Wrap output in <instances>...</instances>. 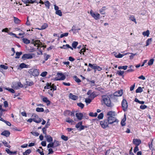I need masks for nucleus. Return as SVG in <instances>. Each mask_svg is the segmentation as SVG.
I'll use <instances>...</instances> for the list:
<instances>
[{
	"mask_svg": "<svg viewBox=\"0 0 155 155\" xmlns=\"http://www.w3.org/2000/svg\"><path fill=\"white\" fill-rule=\"evenodd\" d=\"M31 133L32 135L35 136H38L39 135V134L36 132H31Z\"/></svg>",
	"mask_w": 155,
	"mask_h": 155,
	"instance_id": "nucleus-57",
	"label": "nucleus"
},
{
	"mask_svg": "<svg viewBox=\"0 0 155 155\" xmlns=\"http://www.w3.org/2000/svg\"><path fill=\"white\" fill-rule=\"evenodd\" d=\"M77 105L82 109L83 108L84 106V105L81 103H78Z\"/></svg>",
	"mask_w": 155,
	"mask_h": 155,
	"instance_id": "nucleus-55",
	"label": "nucleus"
},
{
	"mask_svg": "<svg viewBox=\"0 0 155 155\" xmlns=\"http://www.w3.org/2000/svg\"><path fill=\"white\" fill-rule=\"evenodd\" d=\"M107 120L109 124H112L114 123H118L119 122V120L117 119V118L114 116L108 117Z\"/></svg>",
	"mask_w": 155,
	"mask_h": 155,
	"instance_id": "nucleus-3",
	"label": "nucleus"
},
{
	"mask_svg": "<svg viewBox=\"0 0 155 155\" xmlns=\"http://www.w3.org/2000/svg\"><path fill=\"white\" fill-rule=\"evenodd\" d=\"M43 150L42 149L41 150L39 149H38L37 150V151L38 152L41 154V155H44V153L43 152Z\"/></svg>",
	"mask_w": 155,
	"mask_h": 155,
	"instance_id": "nucleus-51",
	"label": "nucleus"
},
{
	"mask_svg": "<svg viewBox=\"0 0 155 155\" xmlns=\"http://www.w3.org/2000/svg\"><path fill=\"white\" fill-rule=\"evenodd\" d=\"M48 26V25L46 23H44L41 26V28H37V29L39 30H42L45 29Z\"/></svg>",
	"mask_w": 155,
	"mask_h": 155,
	"instance_id": "nucleus-23",
	"label": "nucleus"
},
{
	"mask_svg": "<svg viewBox=\"0 0 155 155\" xmlns=\"http://www.w3.org/2000/svg\"><path fill=\"white\" fill-rule=\"evenodd\" d=\"M124 73V71H121L120 70L118 71L117 72V74H118L119 75H122Z\"/></svg>",
	"mask_w": 155,
	"mask_h": 155,
	"instance_id": "nucleus-45",
	"label": "nucleus"
},
{
	"mask_svg": "<svg viewBox=\"0 0 155 155\" xmlns=\"http://www.w3.org/2000/svg\"><path fill=\"white\" fill-rule=\"evenodd\" d=\"M31 72L32 75L34 76H38L39 74V71L37 69H35L32 71H31Z\"/></svg>",
	"mask_w": 155,
	"mask_h": 155,
	"instance_id": "nucleus-12",
	"label": "nucleus"
},
{
	"mask_svg": "<svg viewBox=\"0 0 155 155\" xmlns=\"http://www.w3.org/2000/svg\"><path fill=\"white\" fill-rule=\"evenodd\" d=\"M22 54L21 52H17L16 53V56L15 57V58H20V56Z\"/></svg>",
	"mask_w": 155,
	"mask_h": 155,
	"instance_id": "nucleus-39",
	"label": "nucleus"
},
{
	"mask_svg": "<svg viewBox=\"0 0 155 155\" xmlns=\"http://www.w3.org/2000/svg\"><path fill=\"white\" fill-rule=\"evenodd\" d=\"M45 137L46 138L47 141L48 142H50L53 141V138L50 135H45Z\"/></svg>",
	"mask_w": 155,
	"mask_h": 155,
	"instance_id": "nucleus-19",
	"label": "nucleus"
},
{
	"mask_svg": "<svg viewBox=\"0 0 155 155\" xmlns=\"http://www.w3.org/2000/svg\"><path fill=\"white\" fill-rule=\"evenodd\" d=\"M5 89L7 90H8L11 93H14L15 92V91L12 88H6Z\"/></svg>",
	"mask_w": 155,
	"mask_h": 155,
	"instance_id": "nucleus-54",
	"label": "nucleus"
},
{
	"mask_svg": "<svg viewBox=\"0 0 155 155\" xmlns=\"http://www.w3.org/2000/svg\"><path fill=\"white\" fill-rule=\"evenodd\" d=\"M43 101L47 103V105H49L50 104V101L48 100V98L46 97H44L42 99Z\"/></svg>",
	"mask_w": 155,
	"mask_h": 155,
	"instance_id": "nucleus-27",
	"label": "nucleus"
},
{
	"mask_svg": "<svg viewBox=\"0 0 155 155\" xmlns=\"http://www.w3.org/2000/svg\"><path fill=\"white\" fill-rule=\"evenodd\" d=\"M32 117L33 118V121L36 123H40L41 121V119L35 114H33Z\"/></svg>",
	"mask_w": 155,
	"mask_h": 155,
	"instance_id": "nucleus-9",
	"label": "nucleus"
},
{
	"mask_svg": "<svg viewBox=\"0 0 155 155\" xmlns=\"http://www.w3.org/2000/svg\"><path fill=\"white\" fill-rule=\"evenodd\" d=\"M92 100L89 97L86 98L85 99V102L87 104H90Z\"/></svg>",
	"mask_w": 155,
	"mask_h": 155,
	"instance_id": "nucleus-37",
	"label": "nucleus"
},
{
	"mask_svg": "<svg viewBox=\"0 0 155 155\" xmlns=\"http://www.w3.org/2000/svg\"><path fill=\"white\" fill-rule=\"evenodd\" d=\"M133 142L136 146H138V145L141 143V141L140 139H134L133 140Z\"/></svg>",
	"mask_w": 155,
	"mask_h": 155,
	"instance_id": "nucleus-13",
	"label": "nucleus"
},
{
	"mask_svg": "<svg viewBox=\"0 0 155 155\" xmlns=\"http://www.w3.org/2000/svg\"><path fill=\"white\" fill-rule=\"evenodd\" d=\"M2 143L4 144L5 146L8 147V148H10L11 147L8 143L5 141H2Z\"/></svg>",
	"mask_w": 155,
	"mask_h": 155,
	"instance_id": "nucleus-29",
	"label": "nucleus"
},
{
	"mask_svg": "<svg viewBox=\"0 0 155 155\" xmlns=\"http://www.w3.org/2000/svg\"><path fill=\"white\" fill-rule=\"evenodd\" d=\"M36 111L38 112H42L44 111V109L42 107H37L36 108Z\"/></svg>",
	"mask_w": 155,
	"mask_h": 155,
	"instance_id": "nucleus-35",
	"label": "nucleus"
},
{
	"mask_svg": "<svg viewBox=\"0 0 155 155\" xmlns=\"http://www.w3.org/2000/svg\"><path fill=\"white\" fill-rule=\"evenodd\" d=\"M123 94L122 91H118L114 92V95L115 96H121Z\"/></svg>",
	"mask_w": 155,
	"mask_h": 155,
	"instance_id": "nucleus-17",
	"label": "nucleus"
},
{
	"mask_svg": "<svg viewBox=\"0 0 155 155\" xmlns=\"http://www.w3.org/2000/svg\"><path fill=\"white\" fill-rule=\"evenodd\" d=\"M126 120V116L124 114V118L122 119L121 121V124L122 126H124L126 125L125 121Z\"/></svg>",
	"mask_w": 155,
	"mask_h": 155,
	"instance_id": "nucleus-21",
	"label": "nucleus"
},
{
	"mask_svg": "<svg viewBox=\"0 0 155 155\" xmlns=\"http://www.w3.org/2000/svg\"><path fill=\"white\" fill-rule=\"evenodd\" d=\"M26 83L27 85L29 86H32L34 84V83L32 81H26Z\"/></svg>",
	"mask_w": 155,
	"mask_h": 155,
	"instance_id": "nucleus-32",
	"label": "nucleus"
},
{
	"mask_svg": "<svg viewBox=\"0 0 155 155\" xmlns=\"http://www.w3.org/2000/svg\"><path fill=\"white\" fill-rule=\"evenodd\" d=\"M10 134V132L8 130H5L1 134L6 137H8Z\"/></svg>",
	"mask_w": 155,
	"mask_h": 155,
	"instance_id": "nucleus-20",
	"label": "nucleus"
},
{
	"mask_svg": "<svg viewBox=\"0 0 155 155\" xmlns=\"http://www.w3.org/2000/svg\"><path fill=\"white\" fill-rule=\"evenodd\" d=\"M151 42V38L148 39L147 41L146 46L148 45Z\"/></svg>",
	"mask_w": 155,
	"mask_h": 155,
	"instance_id": "nucleus-56",
	"label": "nucleus"
},
{
	"mask_svg": "<svg viewBox=\"0 0 155 155\" xmlns=\"http://www.w3.org/2000/svg\"><path fill=\"white\" fill-rule=\"evenodd\" d=\"M69 97L74 100H76L78 99V97L76 95H73L72 93H70L69 95Z\"/></svg>",
	"mask_w": 155,
	"mask_h": 155,
	"instance_id": "nucleus-16",
	"label": "nucleus"
},
{
	"mask_svg": "<svg viewBox=\"0 0 155 155\" xmlns=\"http://www.w3.org/2000/svg\"><path fill=\"white\" fill-rule=\"evenodd\" d=\"M66 121L69 123L72 124L74 122V121L72 119H71L70 118L68 117L66 119Z\"/></svg>",
	"mask_w": 155,
	"mask_h": 155,
	"instance_id": "nucleus-34",
	"label": "nucleus"
},
{
	"mask_svg": "<svg viewBox=\"0 0 155 155\" xmlns=\"http://www.w3.org/2000/svg\"><path fill=\"white\" fill-rule=\"evenodd\" d=\"M50 88V91L56 90L57 87L54 84H51V83H47L44 89H45Z\"/></svg>",
	"mask_w": 155,
	"mask_h": 155,
	"instance_id": "nucleus-4",
	"label": "nucleus"
},
{
	"mask_svg": "<svg viewBox=\"0 0 155 155\" xmlns=\"http://www.w3.org/2000/svg\"><path fill=\"white\" fill-rule=\"evenodd\" d=\"M128 53V54H131V55L129 56L130 59H131V60L133 59V58H134V57L135 56L137 55V53H135V54H134L132 53Z\"/></svg>",
	"mask_w": 155,
	"mask_h": 155,
	"instance_id": "nucleus-30",
	"label": "nucleus"
},
{
	"mask_svg": "<svg viewBox=\"0 0 155 155\" xmlns=\"http://www.w3.org/2000/svg\"><path fill=\"white\" fill-rule=\"evenodd\" d=\"M97 113H96V112H95L94 113L92 112H90L89 114V115L90 116H91V117H96L97 116Z\"/></svg>",
	"mask_w": 155,
	"mask_h": 155,
	"instance_id": "nucleus-46",
	"label": "nucleus"
},
{
	"mask_svg": "<svg viewBox=\"0 0 155 155\" xmlns=\"http://www.w3.org/2000/svg\"><path fill=\"white\" fill-rule=\"evenodd\" d=\"M97 96V95L96 94V92H93L92 94H91L90 96H89V97L93 100Z\"/></svg>",
	"mask_w": 155,
	"mask_h": 155,
	"instance_id": "nucleus-22",
	"label": "nucleus"
},
{
	"mask_svg": "<svg viewBox=\"0 0 155 155\" xmlns=\"http://www.w3.org/2000/svg\"><path fill=\"white\" fill-rule=\"evenodd\" d=\"M31 43L33 44L35 46L37 47H43L44 48H45V46H43L42 43H41L39 40H34L32 39L31 41ZM39 52H37V54L38 55H42L43 54L42 51L41 50V48H38Z\"/></svg>",
	"mask_w": 155,
	"mask_h": 155,
	"instance_id": "nucleus-1",
	"label": "nucleus"
},
{
	"mask_svg": "<svg viewBox=\"0 0 155 155\" xmlns=\"http://www.w3.org/2000/svg\"><path fill=\"white\" fill-rule=\"evenodd\" d=\"M104 116L103 114L102 113H100L98 116V118L99 119H102Z\"/></svg>",
	"mask_w": 155,
	"mask_h": 155,
	"instance_id": "nucleus-58",
	"label": "nucleus"
},
{
	"mask_svg": "<svg viewBox=\"0 0 155 155\" xmlns=\"http://www.w3.org/2000/svg\"><path fill=\"white\" fill-rule=\"evenodd\" d=\"M150 34V32L149 30H147V31H143L142 33L143 35L145 36H147L148 37Z\"/></svg>",
	"mask_w": 155,
	"mask_h": 155,
	"instance_id": "nucleus-28",
	"label": "nucleus"
},
{
	"mask_svg": "<svg viewBox=\"0 0 155 155\" xmlns=\"http://www.w3.org/2000/svg\"><path fill=\"white\" fill-rule=\"evenodd\" d=\"M90 14L91 16L94 18L95 19L99 18L100 15L97 12H93L91 10L90 11Z\"/></svg>",
	"mask_w": 155,
	"mask_h": 155,
	"instance_id": "nucleus-11",
	"label": "nucleus"
},
{
	"mask_svg": "<svg viewBox=\"0 0 155 155\" xmlns=\"http://www.w3.org/2000/svg\"><path fill=\"white\" fill-rule=\"evenodd\" d=\"M56 14L60 16L62 15V13L61 10H58L56 11Z\"/></svg>",
	"mask_w": 155,
	"mask_h": 155,
	"instance_id": "nucleus-48",
	"label": "nucleus"
},
{
	"mask_svg": "<svg viewBox=\"0 0 155 155\" xmlns=\"http://www.w3.org/2000/svg\"><path fill=\"white\" fill-rule=\"evenodd\" d=\"M78 44V42L76 41H74L72 44V46L74 48H76V47Z\"/></svg>",
	"mask_w": 155,
	"mask_h": 155,
	"instance_id": "nucleus-40",
	"label": "nucleus"
},
{
	"mask_svg": "<svg viewBox=\"0 0 155 155\" xmlns=\"http://www.w3.org/2000/svg\"><path fill=\"white\" fill-rule=\"evenodd\" d=\"M42 130L43 132V134H45V135H47L46 134L47 130L46 129V128L45 127L43 128L42 129Z\"/></svg>",
	"mask_w": 155,
	"mask_h": 155,
	"instance_id": "nucleus-63",
	"label": "nucleus"
},
{
	"mask_svg": "<svg viewBox=\"0 0 155 155\" xmlns=\"http://www.w3.org/2000/svg\"><path fill=\"white\" fill-rule=\"evenodd\" d=\"M147 108V106L145 105H141L140 106V108L142 109H144Z\"/></svg>",
	"mask_w": 155,
	"mask_h": 155,
	"instance_id": "nucleus-62",
	"label": "nucleus"
},
{
	"mask_svg": "<svg viewBox=\"0 0 155 155\" xmlns=\"http://www.w3.org/2000/svg\"><path fill=\"white\" fill-rule=\"evenodd\" d=\"M61 138L65 141H67L68 140V137L64 135H62L61 137Z\"/></svg>",
	"mask_w": 155,
	"mask_h": 155,
	"instance_id": "nucleus-43",
	"label": "nucleus"
},
{
	"mask_svg": "<svg viewBox=\"0 0 155 155\" xmlns=\"http://www.w3.org/2000/svg\"><path fill=\"white\" fill-rule=\"evenodd\" d=\"M109 124L107 120H104L100 122V124L103 129H105L108 127Z\"/></svg>",
	"mask_w": 155,
	"mask_h": 155,
	"instance_id": "nucleus-7",
	"label": "nucleus"
},
{
	"mask_svg": "<svg viewBox=\"0 0 155 155\" xmlns=\"http://www.w3.org/2000/svg\"><path fill=\"white\" fill-rule=\"evenodd\" d=\"M31 152V150L30 149L27 150L23 153V155H28Z\"/></svg>",
	"mask_w": 155,
	"mask_h": 155,
	"instance_id": "nucleus-38",
	"label": "nucleus"
},
{
	"mask_svg": "<svg viewBox=\"0 0 155 155\" xmlns=\"http://www.w3.org/2000/svg\"><path fill=\"white\" fill-rule=\"evenodd\" d=\"M76 116L78 119L81 120L83 117V114L81 113H77L76 114Z\"/></svg>",
	"mask_w": 155,
	"mask_h": 155,
	"instance_id": "nucleus-18",
	"label": "nucleus"
},
{
	"mask_svg": "<svg viewBox=\"0 0 155 155\" xmlns=\"http://www.w3.org/2000/svg\"><path fill=\"white\" fill-rule=\"evenodd\" d=\"M88 66L91 68L94 69H96L99 71H100L102 70V68L101 67L97 66L96 64H92L91 63H89L88 64Z\"/></svg>",
	"mask_w": 155,
	"mask_h": 155,
	"instance_id": "nucleus-10",
	"label": "nucleus"
},
{
	"mask_svg": "<svg viewBox=\"0 0 155 155\" xmlns=\"http://www.w3.org/2000/svg\"><path fill=\"white\" fill-rule=\"evenodd\" d=\"M0 67L1 68H3L4 69H7L8 68V67L7 66H6L5 65H2V64L0 65Z\"/></svg>",
	"mask_w": 155,
	"mask_h": 155,
	"instance_id": "nucleus-64",
	"label": "nucleus"
},
{
	"mask_svg": "<svg viewBox=\"0 0 155 155\" xmlns=\"http://www.w3.org/2000/svg\"><path fill=\"white\" fill-rule=\"evenodd\" d=\"M116 115V113L114 111H110L108 112L107 114V115L109 116V117L115 116Z\"/></svg>",
	"mask_w": 155,
	"mask_h": 155,
	"instance_id": "nucleus-15",
	"label": "nucleus"
},
{
	"mask_svg": "<svg viewBox=\"0 0 155 155\" xmlns=\"http://www.w3.org/2000/svg\"><path fill=\"white\" fill-rule=\"evenodd\" d=\"M74 78L75 81L78 83H79L81 82V80L78 78L76 76H74Z\"/></svg>",
	"mask_w": 155,
	"mask_h": 155,
	"instance_id": "nucleus-42",
	"label": "nucleus"
},
{
	"mask_svg": "<svg viewBox=\"0 0 155 155\" xmlns=\"http://www.w3.org/2000/svg\"><path fill=\"white\" fill-rule=\"evenodd\" d=\"M128 66L127 65L123 66H119L118 67V68L119 69H123L124 70H126L127 69Z\"/></svg>",
	"mask_w": 155,
	"mask_h": 155,
	"instance_id": "nucleus-36",
	"label": "nucleus"
},
{
	"mask_svg": "<svg viewBox=\"0 0 155 155\" xmlns=\"http://www.w3.org/2000/svg\"><path fill=\"white\" fill-rule=\"evenodd\" d=\"M58 77L55 78L54 80V81L63 80L66 78L65 76L61 73H57Z\"/></svg>",
	"mask_w": 155,
	"mask_h": 155,
	"instance_id": "nucleus-5",
	"label": "nucleus"
},
{
	"mask_svg": "<svg viewBox=\"0 0 155 155\" xmlns=\"http://www.w3.org/2000/svg\"><path fill=\"white\" fill-rule=\"evenodd\" d=\"M68 35V33L66 32L61 34L60 35V38H62L64 36H67Z\"/></svg>",
	"mask_w": 155,
	"mask_h": 155,
	"instance_id": "nucleus-53",
	"label": "nucleus"
},
{
	"mask_svg": "<svg viewBox=\"0 0 155 155\" xmlns=\"http://www.w3.org/2000/svg\"><path fill=\"white\" fill-rule=\"evenodd\" d=\"M35 54L32 53H27L24 54L22 57V58L25 60L26 59H31L35 57Z\"/></svg>",
	"mask_w": 155,
	"mask_h": 155,
	"instance_id": "nucleus-6",
	"label": "nucleus"
},
{
	"mask_svg": "<svg viewBox=\"0 0 155 155\" xmlns=\"http://www.w3.org/2000/svg\"><path fill=\"white\" fill-rule=\"evenodd\" d=\"M102 100L106 105L110 107H112L114 106V104L111 103L110 97L106 96H103L102 97Z\"/></svg>",
	"mask_w": 155,
	"mask_h": 155,
	"instance_id": "nucleus-2",
	"label": "nucleus"
},
{
	"mask_svg": "<svg viewBox=\"0 0 155 155\" xmlns=\"http://www.w3.org/2000/svg\"><path fill=\"white\" fill-rule=\"evenodd\" d=\"M50 57V55L48 54H45L44 55V59L45 61H47Z\"/></svg>",
	"mask_w": 155,
	"mask_h": 155,
	"instance_id": "nucleus-50",
	"label": "nucleus"
},
{
	"mask_svg": "<svg viewBox=\"0 0 155 155\" xmlns=\"http://www.w3.org/2000/svg\"><path fill=\"white\" fill-rule=\"evenodd\" d=\"M45 5V6L48 8V9H49L50 6V3L48 1H45L44 2Z\"/></svg>",
	"mask_w": 155,
	"mask_h": 155,
	"instance_id": "nucleus-25",
	"label": "nucleus"
},
{
	"mask_svg": "<svg viewBox=\"0 0 155 155\" xmlns=\"http://www.w3.org/2000/svg\"><path fill=\"white\" fill-rule=\"evenodd\" d=\"M53 143L54 145V144L55 147H57L60 145L59 142L58 141L54 140Z\"/></svg>",
	"mask_w": 155,
	"mask_h": 155,
	"instance_id": "nucleus-49",
	"label": "nucleus"
},
{
	"mask_svg": "<svg viewBox=\"0 0 155 155\" xmlns=\"http://www.w3.org/2000/svg\"><path fill=\"white\" fill-rule=\"evenodd\" d=\"M6 152L8 154L9 153H16V151H14V152H12L8 148H6L5 150Z\"/></svg>",
	"mask_w": 155,
	"mask_h": 155,
	"instance_id": "nucleus-47",
	"label": "nucleus"
},
{
	"mask_svg": "<svg viewBox=\"0 0 155 155\" xmlns=\"http://www.w3.org/2000/svg\"><path fill=\"white\" fill-rule=\"evenodd\" d=\"M128 53H126L123 54H121L120 53H119L117 54V58H120L123 57L125 55H126Z\"/></svg>",
	"mask_w": 155,
	"mask_h": 155,
	"instance_id": "nucleus-33",
	"label": "nucleus"
},
{
	"mask_svg": "<svg viewBox=\"0 0 155 155\" xmlns=\"http://www.w3.org/2000/svg\"><path fill=\"white\" fill-rule=\"evenodd\" d=\"M28 65L24 63H22L19 65L18 69L20 70L23 68H27L28 67Z\"/></svg>",
	"mask_w": 155,
	"mask_h": 155,
	"instance_id": "nucleus-14",
	"label": "nucleus"
},
{
	"mask_svg": "<svg viewBox=\"0 0 155 155\" xmlns=\"http://www.w3.org/2000/svg\"><path fill=\"white\" fill-rule=\"evenodd\" d=\"M121 105L123 110L124 111H126L128 107V105L127 102L125 99H123L121 103Z\"/></svg>",
	"mask_w": 155,
	"mask_h": 155,
	"instance_id": "nucleus-8",
	"label": "nucleus"
},
{
	"mask_svg": "<svg viewBox=\"0 0 155 155\" xmlns=\"http://www.w3.org/2000/svg\"><path fill=\"white\" fill-rule=\"evenodd\" d=\"M23 42L26 44H28L30 43V41L29 40L25 38H24L22 39Z\"/></svg>",
	"mask_w": 155,
	"mask_h": 155,
	"instance_id": "nucleus-31",
	"label": "nucleus"
},
{
	"mask_svg": "<svg viewBox=\"0 0 155 155\" xmlns=\"http://www.w3.org/2000/svg\"><path fill=\"white\" fill-rule=\"evenodd\" d=\"M106 7L105 6H103L102 8L100 9L99 11L100 13L102 14H104L105 13V9Z\"/></svg>",
	"mask_w": 155,
	"mask_h": 155,
	"instance_id": "nucleus-26",
	"label": "nucleus"
},
{
	"mask_svg": "<svg viewBox=\"0 0 155 155\" xmlns=\"http://www.w3.org/2000/svg\"><path fill=\"white\" fill-rule=\"evenodd\" d=\"M12 87L14 89H18V82H14L13 83L12 85Z\"/></svg>",
	"mask_w": 155,
	"mask_h": 155,
	"instance_id": "nucleus-24",
	"label": "nucleus"
},
{
	"mask_svg": "<svg viewBox=\"0 0 155 155\" xmlns=\"http://www.w3.org/2000/svg\"><path fill=\"white\" fill-rule=\"evenodd\" d=\"M47 72L44 71V72H42L41 73V75L43 77H45L47 75Z\"/></svg>",
	"mask_w": 155,
	"mask_h": 155,
	"instance_id": "nucleus-60",
	"label": "nucleus"
},
{
	"mask_svg": "<svg viewBox=\"0 0 155 155\" xmlns=\"http://www.w3.org/2000/svg\"><path fill=\"white\" fill-rule=\"evenodd\" d=\"M53 146H54V143H51L48 144V145L47 146V147L48 148H49L50 147H53Z\"/></svg>",
	"mask_w": 155,
	"mask_h": 155,
	"instance_id": "nucleus-59",
	"label": "nucleus"
},
{
	"mask_svg": "<svg viewBox=\"0 0 155 155\" xmlns=\"http://www.w3.org/2000/svg\"><path fill=\"white\" fill-rule=\"evenodd\" d=\"M152 141H152L151 143L150 144H149V146L150 148V149L151 150H153V144H152Z\"/></svg>",
	"mask_w": 155,
	"mask_h": 155,
	"instance_id": "nucleus-61",
	"label": "nucleus"
},
{
	"mask_svg": "<svg viewBox=\"0 0 155 155\" xmlns=\"http://www.w3.org/2000/svg\"><path fill=\"white\" fill-rule=\"evenodd\" d=\"M153 61H154L153 59H150L148 62V65H152L153 63Z\"/></svg>",
	"mask_w": 155,
	"mask_h": 155,
	"instance_id": "nucleus-52",
	"label": "nucleus"
},
{
	"mask_svg": "<svg viewBox=\"0 0 155 155\" xmlns=\"http://www.w3.org/2000/svg\"><path fill=\"white\" fill-rule=\"evenodd\" d=\"M143 91V90L142 89L141 87H139L136 90V92L137 93H140L142 92Z\"/></svg>",
	"mask_w": 155,
	"mask_h": 155,
	"instance_id": "nucleus-41",
	"label": "nucleus"
},
{
	"mask_svg": "<svg viewBox=\"0 0 155 155\" xmlns=\"http://www.w3.org/2000/svg\"><path fill=\"white\" fill-rule=\"evenodd\" d=\"M82 124V122L81 121L79 122L77 124H76L75 127L77 128H79Z\"/></svg>",
	"mask_w": 155,
	"mask_h": 155,
	"instance_id": "nucleus-44",
	"label": "nucleus"
}]
</instances>
